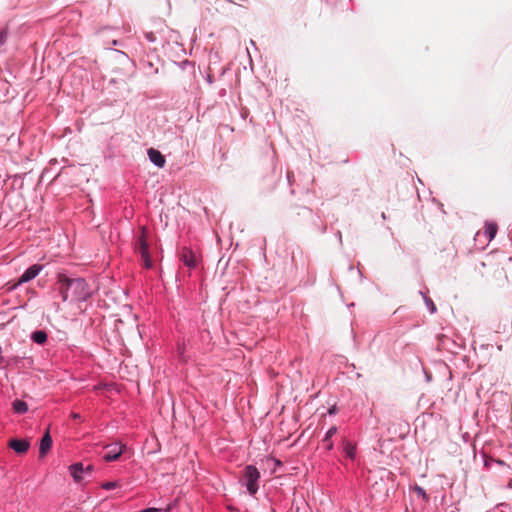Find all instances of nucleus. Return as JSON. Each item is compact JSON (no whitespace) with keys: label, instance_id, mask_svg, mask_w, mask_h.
Returning a JSON list of instances; mask_svg holds the SVG:
<instances>
[{"label":"nucleus","instance_id":"1","mask_svg":"<svg viewBox=\"0 0 512 512\" xmlns=\"http://www.w3.org/2000/svg\"><path fill=\"white\" fill-rule=\"evenodd\" d=\"M56 290L66 301H85L89 296L87 284L81 278H69L64 274H59L57 277Z\"/></svg>","mask_w":512,"mask_h":512},{"label":"nucleus","instance_id":"2","mask_svg":"<svg viewBox=\"0 0 512 512\" xmlns=\"http://www.w3.org/2000/svg\"><path fill=\"white\" fill-rule=\"evenodd\" d=\"M136 250L140 253L143 264L146 268H152L153 261L149 255L148 230L142 226L135 243Z\"/></svg>","mask_w":512,"mask_h":512},{"label":"nucleus","instance_id":"3","mask_svg":"<svg viewBox=\"0 0 512 512\" xmlns=\"http://www.w3.org/2000/svg\"><path fill=\"white\" fill-rule=\"evenodd\" d=\"M246 487L250 494L254 495L258 490L260 473L256 467L249 465L245 468Z\"/></svg>","mask_w":512,"mask_h":512},{"label":"nucleus","instance_id":"4","mask_svg":"<svg viewBox=\"0 0 512 512\" xmlns=\"http://www.w3.org/2000/svg\"><path fill=\"white\" fill-rule=\"evenodd\" d=\"M94 470V466L89 464L86 467L82 463H75L69 467V471L74 481L81 482L84 479V475H90Z\"/></svg>","mask_w":512,"mask_h":512},{"label":"nucleus","instance_id":"5","mask_svg":"<svg viewBox=\"0 0 512 512\" xmlns=\"http://www.w3.org/2000/svg\"><path fill=\"white\" fill-rule=\"evenodd\" d=\"M180 260L184 263L185 266L189 268H195L198 263V259L196 254L188 247H183L179 251Z\"/></svg>","mask_w":512,"mask_h":512},{"label":"nucleus","instance_id":"6","mask_svg":"<svg viewBox=\"0 0 512 512\" xmlns=\"http://www.w3.org/2000/svg\"><path fill=\"white\" fill-rule=\"evenodd\" d=\"M43 266L39 264H34L30 266L18 279V281L13 285V287H17L23 283L29 282L34 279L42 270Z\"/></svg>","mask_w":512,"mask_h":512},{"label":"nucleus","instance_id":"7","mask_svg":"<svg viewBox=\"0 0 512 512\" xmlns=\"http://www.w3.org/2000/svg\"><path fill=\"white\" fill-rule=\"evenodd\" d=\"M110 450L103 456V459L106 462L117 460L122 454L125 445L116 443L115 445L107 446Z\"/></svg>","mask_w":512,"mask_h":512},{"label":"nucleus","instance_id":"8","mask_svg":"<svg viewBox=\"0 0 512 512\" xmlns=\"http://www.w3.org/2000/svg\"><path fill=\"white\" fill-rule=\"evenodd\" d=\"M148 156H149L150 161L152 163H154L157 167H159V168L164 167L166 161H165V157L161 154L160 151H158L154 148H150L148 150Z\"/></svg>","mask_w":512,"mask_h":512},{"label":"nucleus","instance_id":"9","mask_svg":"<svg viewBox=\"0 0 512 512\" xmlns=\"http://www.w3.org/2000/svg\"><path fill=\"white\" fill-rule=\"evenodd\" d=\"M8 445L16 453H19V454H24L29 449V442H27L26 440L12 439L9 441Z\"/></svg>","mask_w":512,"mask_h":512},{"label":"nucleus","instance_id":"10","mask_svg":"<svg viewBox=\"0 0 512 512\" xmlns=\"http://www.w3.org/2000/svg\"><path fill=\"white\" fill-rule=\"evenodd\" d=\"M51 446H52V438L49 434V431H47L40 441V447H39L40 457H44L48 453V451L51 449Z\"/></svg>","mask_w":512,"mask_h":512},{"label":"nucleus","instance_id":"11","mask_svg":"<svg viewBox=\"0 0 512 512\" xmlns=\"http://www.w3.org/2000/svg\"><path fill=\"white\" fill-rule=\"evenodd\" d=\"M498 230V226L494 222H487L484 227V235L486 236L488 241H491Z\"/></svg>","mask_w":512,"mask_h":512},{"label":"nucleus","instance_id":"12","mask_svg":"<svg viewBox=\"0 0 512 512\" xmlns=\"http://www.w3.org/2000/svg\"><path fill=\"white\" fill-rule=\"evenodd\" d=\"M12 407H13V410L15 413H18V414H23V413H26L28 411V405L26 402L22 401V400H15L13 403H12Z\"/></svg>","mask_w":512,"mask_h":512},{"label":"nucleus","instance_id":"13","mask_svg":"<svg viewBox=\"0 0 512 512\" xmlns=\"http://www.w3.org/2000/svg\"><path fill=\"white\" fill-rule=\"evenodd\" d=\"M31 339L37 344H44L47 341V333L43 330H37L32 333Z\"/></svg>","mask_w":512,"mask_h":512},{"label":"nucleus","instance_id":"14","mask_svg":"<svg viewBox=\"0 0 512 512\" xmlns=\"http://www.w3.org/2000/svg\"><path fill=\"white\" fill-rule=\"evenodd\" d=\"M344 450H345L346 455H347L349 458H351V459H353V458H354L356 448H355V446H354L353 444H351V443H347V444H346V446H345V449H344Z\"/></svg>","mask_w":512,"mask_h":512},{"label":"nucleus","instance_id":"15","mask_svg":"<svg viewBox=\"0 0 512 512\" xmlns=\"http://www.w3.org/2000/svg\"><path fill=\"white\" fill-rule=\"evenodd\" d=\"M426 305L429 307L430 312L433 314L436 312V306L434 302L429 297H424Z\"/></svg>","mask_w":512,"mask_h":512},{"label":"nucleus","instance_id":"16","mask_svg":"<svg viewBox=\"0 0 512 512\" xmlns=\"http://www.w3.org/2000/svg\"><path fill=\"white\" fill-rule=\"evenodd\" d=\"M336 432H337V428H336V427H334V426H333V427H331V428L327 431V433H326L325 438H324V440H323V441H324V442H327L328 440H330V438H331L334 434H336Z\"/></svg>","mask_w":512,"mask_h":512},{"label":"nucleus","instance_id":"17","mask_svg":"<svg viewBox=\"0 0 512 512\" xmlns=\"http://www.w3.org/2000/svg\"><path fill=\"white\" fill-rule=\"evenodd\" d=\"M118 486L117 482H105L102 484V488L106 490L114 489Z\"/></svg>","mask_w":512,"mask_h":512},{"label":"nucleus","instance_id":"18","mask_svg":"<svg viewBox=\"0 0 512 512\" xmlns=\"http://www.w3.org/2000/svg\"><path fill=\"white\" fill-rule=\"evenodd\" d=\"M7 39V31L1 30L0 31V45H3L6 42Z\"/></svg>","mask_w":512,"mask_h":512},{"label":"nucleus","instance_id":"19","mask_svg":"<svg viewBox=\"0 0 512 512\" xmlns=\"http://www.w3.org/2000/svg\"><path fill=\"white\" fill-rule=\"evenodd\" d=\"M416 492L418 493V495L422 496L423 498H427L426 492L423 488L416 487Z\"/></svg>","mask_w":512,"mask_h":512},{"label":"nucleus","instance_id":"20","mask_svg":"<svg viewBox=\"0 0 512 512\" xmlns=\"http://www.w3.org/2000/svg\"><path fill=\"white\" fill-rule=\"evenodd\" d=\"M162 511V509H159V508H147V509H144L140 512H160Z\"/></svg>","mask_w":512,"mask_h":512},{"label":"nucleus","instance_id":"21","mask_svg":"<svg viewBox=\"0 0 512 512\" xmlns=\"http://www.w3.org/2000/svg\"><path fill=\"white\" fill-rule=\"evenodd\" d=\"M326 443H327V445H326L327 450H331L333 448V443L330 440H328Z\"/></svg>","mask_w":512,"mask_h":512},{"label":"nucleus","instance_id":"22","mask_svg":"<svg viewBox=\"0 0 512 512\" xmlns=\"http://www.w3.org/2000/svg\"><path fill=\"white\" fill-rule=\"evenodd\" d=\"M72 418H73V419H75V420H77V419H80V418H81V416H80V414H78V413H72Z\"/></svg>","mask_w":512,"mask_h":512},{"label":"nucleus","instance_id":"23","mask_svg":"<svg viewBox=\"0 0 512 512\" xmlns=\"http://www.w3.org/2000/svg\"><path fill=\"white\" fill-rule=\"evenodd\" d=\"M171 510V506H168L166 509H164V512H169Z\"/></svg>","mask_w":512,"mask_h":512}]
</instances>
